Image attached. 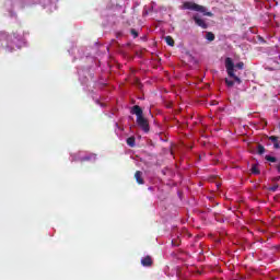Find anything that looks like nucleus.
Segmentation results:
<instances>
[{"label": "nucleus", "instance_id": "nucleus-1", "mask_svg": "<svg viewBox=\"0 0 280 280\" xmlns=\"http://www.w3.org/2000/svg\"><path fill=\"white\" fill-rule=\"evenodd\" d=\"M131 115L137 116V124L144 132H150V122H148V119L143 117V109L141 106L135 105L131 108Z\"/></svg>", "mask_w": 280, "mask_h": 280}, {"label": "nucleus", "instance_id": "nucleus-2", "mask_svg": "<svg viewBox=\"0 0 280 280\" xmlns=\"http://www.w3.org/2000/svg\"><path fill=\"white\" fill-rule=\"evenodd\" d=\"M184 10H192L194 12H201L203 16H213L212 12H207V8L200 4H196V2H184Z\"/></svg>", "mask_w": 280, "mask_h": 280}, {"label": "nucleus", "instance_id": "nucleus-3", "mask_svg": "<svg viewBox=\"0 0 280 280\" xmlns=\"http://www.w3.org/2000/svg\"><path fill=\"white\" fill-rule=\"evenodd\" d=\"M225 69L230 78H233V80L237 82V84H242V79L235 75V63L233 62V59H231V57H228L225 59Z\"/></svg>", "mask_w": 280, "mask_h": 280}, {"label": "nucleus", "instance_id": "nucleus-4", "mask_svg": "<svg viewBox=\"0 0 280 280\" xmlns=\"http://www.w3.org/2000/svg\"><path fill=\"white\" fill-rule=\"evenodd\" d=\"M192 19H194L196 25H198V27H201L202 30H207V27H209L207 22H205V20L200 19V16L194 15Z\"/></svg>", "mask_w": 280, "mask_h": 280}, {"label": "nucleus", "instance_id": "nucleus-5", "mask_svg": "<svg viewBox=\"0 0 280 280\" xmlns=\"http://www.w3.org/2000/svg\"><path fill=\"white\" fill-rule=\"evenodd\" d=\"M135 179L138 185H145V180L143 179V173L141 171H137L135 173Z\"/></svg>", "mask_w": 280, "mask_h": 280}, {"label": "nucleus", "instance_id": "nucleus-6", "mask_svg": "<svg viewBox=\"0 0 280 280\" xmlns=\"http://www.w3.org/2000/svg\"><path fill=\"white\" fill-rule=\"evenodd\" d=\"M141 264L142 266H144L145 268H150V266H152V264H154V261L152 260V256H145L141 259Z\"/></svg>", "mask_w": 280, "mask_h": 280}, {"label": "nucleus", "instance_id": "nucleus-7", "mask_svg": "<svg viewBox=\"0 0 280 280\" xmlns=\"http://www.w3.org/2000/svg\"><path fill=\"white\" fill-rule=\"evenodd\" d=\"M269 141H271L273 143L275 150H279L280 149L279 137L271 136V137H269Z\"/></svg>", "mask_w": 280, "mask_h": 280}, {"label": "nucleus", "instance_id": "nucleus-8", "mask_svg": "<svg viewBox=\"0 0 280 280\" xmlns=\"http://www.w3.org/2000/svg\"><path fill=\"white\" fill-rule=\"evenodd\" d=\"M127 145H129V148H135V145H136L135 137H129L127 139Z\"/></svg>", "mask_w": 280, "mask_h": 280}, {"label": "nucleus", "instance_id": "nucleus-9", "mask_svg": "<svg viewBox=\"0 0 280 280\" xmlns=\"http://www.w3.org/2000/svg\"><path fill=\"white\" fill-rule=\"evenodd\" d=\"M206 38H207V40H209L211 43V42L215 40V35L212 32H208L206 34Z\"/></svg>", "mask_w": 280, "mask_h": 280}, {"label": "nucleus", "instance_id": "nucleus-10", "mask_svg": "<svg viewBox=\"0 0 280 280\" xmlns=\"http://www.w3.org/2000/svg\"><path fill=\"white\" fill-rule=\"evenodd\" d=\"M165 42L170 47H174V38L172 36H166Z\"/></svg>", "mask_w": 280, "mask_h": 280}, {"label": "nucleus", "instance_id": "nucleus-11", "mask_svg": "<svg viewBox=\"0 0 280 280\" xmlns=\"http://www.w3.org/2000/svg\"><path fill=\"white\" fill-rule=\"evenodd\" d=\"M252 174H260L259 172V167L257 166V164H253L252 165Z\"/></svg>", "mask_w": 280, "mask_h": 280}, {"label": "nucleus", "instance_id": "nucleus-12", "mask_svg": "<svg viewBox=\"0 0 280 280\" xmlns=\"http://www.w3.org/2000/svg\"><path fill=\"white\" fill-rule=\"evenodd\" d=\"M265 159L266 161H269V163H277V158L275 156L266 155Z\"/></svg>", "mask_w": 280, "mask_h": 280}, {"label": "nucleus", "instance_id": "nucleus-13", "mask_svg": "<svg viewBox=\"0 0 280 280\" xmlns=\"http://www.w3.org/2000/svg\"><path fill=\"white\" fill-rule=\"evenodd\" d=\"M257 152H258V154H264V152H266V148L261 144H258Z\"/></svg>", "mask_w": 280, "mask_h": 280}, {"label": "nucleus", "instance_id": "nucleus-14", "mask_svg": "<svg viewBox=\"0 0 280 280\" xmlns=\"http://www.w3.org/2000/svg\"><path fill=\"white\" fill-rule=\"evenodd\" d=\"M130 34L133 36V38H138L139 37V33L135 28L130 30Z\"/></svg>", "mask_w": 280, "mask_h": 280}, {"label": "nucleus", "instance_id": "nucleus-15", "mask_svg": "<svg viewBox=\"0 0 280 280\" xmlns=\"http://www.w3.org/2000/svg\"><path fill=\"white\" fill-rule=\"evenodd\" d=\"M91 159H93V155H86L81 158V163H84L85 161H91Z\"/></svg>", "mask_w": 280, "mask_h": 280}, {"label": "nucleus", "instance_id": "nucleus-16", "mask_svg": "<svg viewBox=\"0 0 280 280\" xmlns=\"http://www.w3.org/2000/svg\"><path fill=\"white\" fill-rule=\"evenodd\" d=\"M225 84L228 86H234L235 82H233L232 80L225 79Z\"/></svg>", "mask_w": 280, "mask_h": 280}, {"label": "nucleus", "instance_id": "nucleus-17", "mask_svg": "<svg viewBox=\"0 0 280 280\" xmlns=\"http://www.w3.org/2000/svg\"><path fill=\"white\" fill-rule=\"evenodd\" d=\"M236 69H244V62L240 61L238 63H236Z\"/></svg>", "mask_w": 280, "mask_h": 280}, {"label": "nucleus", "instance_id": "nucleus-18", "mask_svg": "<svg viewBox=\"0 0 280 280\" xmlns=\"http://www.w3.org/2000/svg\"><path fill=\"white\" fill-rule=\"evenodd\" d=\"M277 189H279V186L275 185V186L269 188V191H277Z\"/></svg>", "mask_w": 280, "mask_h": 280}, {"label": "nucleus", "instance_id": "nucleus-19", "mask_svg": "<svg viewBox=\"0 0 280 280\" xmlns=\"http://www.w3.org/2000/svg\"><path fill=\"white\" fill-rule=\"evenodd\" d=\"M172 244H173L174 246H180V242H178V240H173V241H172Z\"/></svg>", "mask_w": 280, "mask_h": 280}, {"label": "nucleus", "instance_id": "nucleus-20", "mask_svg": "<svg viewBox=\"0 0 280 280\" xmlns=\"http://www.w3.org/2000/svg\"><path fill=\"white\" fill-rule=\"evenodd\" d=\"M276 170H278V172L280 174V163L276 166Z\"/></svg>", "mask_w": 280, "mask_h": 280}]
</instances>
